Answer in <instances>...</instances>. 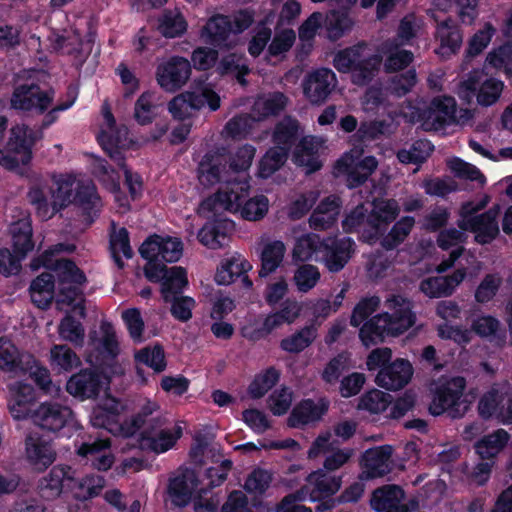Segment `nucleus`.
I'll list each match as a JSON object with an SVG mask.
<instances>
[{
    "instance_id": "obj_1",
    "label": "nucleus",
    "mask_w": 512,
    "mask_h": 512,
    "mask_svg": "<svg viewBox=\"0 0 512 512\" xmlns=\"http://www.w3.org/2000/svg\"><path fill=\"white\" fill-rule=\"evenodd\" d=\"M119 353L118 341L113 326L102 323L98 331L90 336L86 361L100 369H84L72 375L66 384L67 392L81 401L94 398L109 387L113 376L123 374V367L115 360Z\"/></svg>"
},
{
    "instance_id": "obj_2",
    "label": "nucleus",
    "mask_w": 512,
    "mask_h": 512,
    "mask_svg": "<svg viewBox=\"0 0 512 512\" xmlns=\"http://www.w3.org/2000/svg\"><path fill=\"white\" fill-rule=\"evenodd\" d=\"M74 249L73 245L59 244L53 249L45 251L40 257L33 260L31 265L34 269L44 266L56 272L60 289L57 306L59 310L67 314L59 324V335L63 340L81 344L84 338V328L79 321L72 317V314L78 317L85 315L82 286L86 283V276L73 262L52 257L55 252L73 251Z\"/></svg>"
},
{
    "instance_id": "obj_3",
    "label": "nucleus",
    "mask_w": 512,
    "mask_h": 512,
    "mask_svg": "<svg viewBox=\"0 0 512 512\" xmlns=\"http://www.w3.org/2000/svg\"><path fill=\"white\" fill-rule=\"evenodd\" d=\"M380 299L371 297L360 301L355 307L351 325L360 328V339L369 347L381 342L386 335L398 336L415 324L416 316L412 303L401 295H392L384 303L385 312L364 322L379 306Z\"/></svg>"
},
{
    "instance_id": "obj_4",
    "label": "nucleus",
    "mask_w": 512,
    "mask_h": 512,
    "mask_svg": "<svg viewBox=\"0 0 512 512\" xmlns=\"http://www.w3.org/2000/svg\"><path fill=\"white\" fill-rule=\"evenodd\" d=\"M51 184L40 180L34 182L27 193L29 203L37 216L49 220L72 202L95 206L99 202L94 184L87 179L65 174L52 178Z\"/></svg>"
},
{
    "instance_id": "obj_5",
    "label": "nucleus",
    "mask_w": 512,
    "mask_h": 512,
    "mask_svg": "<svg viewBox=\"0 0 512 512\" xmlns=\"http://www.w3.org/2000/svg\"><path fill=\"white\" fill-rule=\"evenodd\" d=\"M126 135V128L117 129L114 125V118L111 112L107 109H103V123L98 135V141L102 148L109 154L110 158L123 171L130 197L121 193L118 184V173L113 169H109L104 160L96 159L94 163V173L103 185L114 194V200L118 204L121 212H125L129 209L130 199H135L142 190L140 177L137 174L131 173L123 163L121 149L125 145L124 140Z\"/></svg>"
},
{
    "instance_id": "obj_6",
    "label": "nucleus",
    "mask_w": 512,
    "mask_h": 512,
    "mask_svg": "<svg viewBox=\"0 0 512 512\" xmlns=\"http://www.w3.org/2000/svg\"><path fill=\"white\" fill-rule=\"evenodd\" d=\"M34 400L35 391L30 385L15 382L9 386L8 408L14 419L22 420L31 417L35 424L51 431L73 425L74 419L69 408L43 403L32 412Z\"/></svg>"
},
{
    "instance_id": "obj_7",
    "label": "nucleus",
    "mask_w": 512,
    "mask_h": 512,
    "mask_svg": "<svg viewBox=\"0 0 512 512\" xmlns=\"http://www.w3.org/2000/svg\"><path fill=\"white\" fill-rule=\"evenodd\" d=\"M354 242L347 237L342 239H321L315 233L298 237L292 249L295 261H323L330 272L344 268L354 252Z\"/></svg>"
},
{
    "instance_id": "obj_8",
    "label": "nucleus",
    "mask_w": 512,
    "mask_h": 512,
    "mask_svg": "<svg viewBox=\"0 0 512 512\" xmlns=\"http://www.w3.org/2000/svg\"><path fill=\"white\" fill-rule=\"evenodd\" d=\"M158 408L156 402L145 399L141 403L137 417L133 418L131 423L121 424L120 420L127 405L121 400L107 395L97 401L91 412L90 421L95 427L105 428L113 434L128 437L134 435L142 427L145 422L144 417L151 415Z\"/></svg>"
},
{
    "instance_id": "obj_9",
    "label": "nucleus",
    "mask_w": 512,
    "mask_h": 512,
    "mask_svg": "<svg viewBox=\"0 0 512 512\" xmlns=\"http://www.w3.org/2000/svg\"><path fill=\"white\" fill-rule=\"evenodd\" d=\"M250 194V184L245 175H233L224 181L216 192L200 203L198 214L204 219L223 216L226 212L239 215L240 206Z\"/></svg>"
},
{
    "instance_id": "obj_10",
    "label": "nucleus",
    "mask_w": 512,
    "mask_h": 512,
    "mask_svg": "<svg viewBox=\"0 0 512 512\" xmlns=\"http://www.w3.org/2000/svg\"><path fill=\"white\" fill-rule=\"evenodd\" d=\"M463 377L441 379L434 391L429 410L433 415L447 413L453 418L464 416L476 398L474 390L465 391Z\"/></svg>"
},
{
    "instance_id": "obj_11",
    "label": "nucleus",
    "mask_w": 512,
    "mask_h": 512,
    "mask_svg": "<svg viewBox=\"0 0 512 512\" xmlns=\"http://www.w3.org/2000/svg\"><path fill=\"white\" fill-rule=\"evenodd\" d=\"M41 138V134L24 123L14 124L8 132L4 148H0V166L21 172L33 155V147Z\"/></svg>"
},
{
    "instance_id": "obj_12",
    "label": "nucleus",
    "mask_w": 512,
    "mask_h": 512,
    "mask_svg": "<svg viewBox=\"0 0 512 512\" xmlns=\"http://www.w3.org/2000/svg\"><path fill=\"white\" fill-rule=\"evenodd\" d=\"M203 492L204 485L192 470H185L174 477L169 484V496L175 505L185 506L194 498L196 512H216L219 500L204 499Z\"/></svg>"
},
{
    "instance_id": "obj_13",
    "label": "nucleus",
    "mask_w": 512,
    "mask_h": 512,
    "mask_svg": "<svg viewBox=\"0 0 512 512\" xmlns=\"http://www.w3.org/2000/svg\"><path fill=\"white\" fill-rule=\"evenodd\" d=\"M381 60L380 55L369 54L365 45H358L338 52L333 64L339 72H351L352 81L362 85L371 79L380 67Z\"/></svg>"
},
{
    "instance_id": "obj_14",
    "label": "nucleus",
    "mask_w": 512,
    "mask_h": 512,
    "mask_svg": "<svg viewBox=\"0 0 512 512\" xmlns=\"http://www.w3.org/2000/svg\"><path fill=\"white\" fill-rule=\"evenodd\" d=\"M488 202L487 197L477 203L469 202L463 205L460 213L459 227L464 231H471L475 234V240L480 244L489 243L499 232L496 221L499 210L492 208L488 212L473 216L474 213L483 209Z\"/></svg>"
},
{
    "instance_id": "obj_15",
    "label": "nucleus",
    "mask_w": 512,
    "mask_h": 512,
    "mask_svg": "<svg viewBox=\"0 0 512 512\" xmlns=\"http://www.w3.org/2000/svg\"><path fill=\"white\" fill-rule=\"evenodd\" d=\"M504 87L503 81L488 77L483 71H474L460 83L457 93L467 102L475 97L479 105L488 107L500 99Z\"/></svg>"
},
{
    "instance_id": "obj_16",
    "label": "nucleus",
    "mask_w": 512,
    "mask_h": 512,
    "mask_svg": "<svg viewBox=\"0 0 512 512\" xmlns=\"http://www.w3.org/2000/svg\"><path fill=\"white\" fill-rule=\"evenodd\" d=\"M478 413L485 419H497L502 424L512 423V393L507 382L496 383L486 390L478 402Z\"/></svg>"
},
{
    "instance_id": "obj_17",
    "label": "nucleus",
    "mask_w": 512,
    "mask_h": 512,
    "mask_svg": "<svg viewBox=\"0 0 512 512\" xmlns=\"http://www.w3.org/2000/svg\"><path fill=\"white\" fill-rule=\"evenodd\" d=\"M362 154V149L353 148L345 153L335 165V174L344 176L350 187L363 183L378 165L374 157H362Z\"/></svg>"
},
{
    "instance_id": "obj_18",
    "label": "nucleus",
    "mask_w": 512,
    "mask_h": 512,
    "mask_svg": "<svg viewBox=\"0 0 512 512\" xmlns=\"http://www.w3.org/2000/svg\"><path fill=\"white\" fill-rule=\"evenodd\" d=\"M192 74L191 62L181 56L161 61L156 68L157 84L166 92H176L187 84Z\"/></svg>"
},
{
    "instance_id": "obj_19",
    "label": "nucleus",
    "mask_w": 512,
    "mask_h": 512,
    "mask_svg": "<svg viewBox=\"0 0 512 512\" xmlns=\"http://www.w3.org/2000/svg\"><path fill=\"white\" fill-rule=\"evenodd\" d=\"M139 252L147 264L164 265L162 262H177L183 254V244L179 238L153 235L140 247Z\"/></svg>"
},
{
    "instance_id": "obj_20",
    "label": "nucleus",
    "mask_w": 512,
    "mask_h": 512,
    "mask_svg": "<svg viewBox=\"0 0 512 512\" xmlns=\"http://www.w3.org/2000/svg\"><path fill=\"white\" fill-rule=\"evenodd\" d=\"M144 271L150 281L160 283L165 302L171 301L174 295L188 285L186 270L180 266L167 268L165 265L146 264Z\"/></svg>"
},
{
    "instance_id": "obj_21",
    "label": "nucleus",
    "mask_w": 512,
    "mask_h": 512,
    "mask_svg": "<svg viewBox=\"0 0 512 512\" xmlns=\"http://www.w3.org/2000/svg\"><path fill=\"white\" fill-rule=\"evenodd\" d=\"M456 111V102L449 96L434 98L430 104L421 109L417 115H411L413 121H417L425 130H438L451 122Z\"/></svg>"
},
{
    "instance_id": "obj_22",
    "label": "nucleus",
    "mask_w": 512,
    "mask_h": 512,
    "mask_svg": "<svg viewBox=\"0 0 512 512\" xmlns=\"http://www.w3.org/2000/svg\"><path fill=\"white\" fill-rule=\"evenodd\" d=\"M336 74L328 68H318L309 72L303 82V94L312 105L323 104L337 86Z\"/></svg>"
},
{
    "instance_id": "obj_23",
    "label": "nucleus",
    "mask_w": 512,
    "mask_h": 512,
    "mask_svg": "<svg viewBox=\"0 0 512 512\" xmlns=\"http://www.w3.org/2000/svg\"><path fill=\"white\" fill-rule=\"evenodd\" d=\"M183 434L181 423L163 426L159 422L141 433L140 445L155 453H164L171 449Z\"/></svg>"
},
{
    "instance_id": "obj_24",
    "label": "nucleus",
    "mask_w": 512,
    "mask_h": 512,
    "mask_svg": "<svg viewBox=\"0 0 512 512\" xmlns=\"http://www.w3.org/2000/svg\"><path fill=\"white\" fill-rule=\"evenodd\" d=\"M57 453L52 442L38 434H30L25 440L24 458L35 472L45 471L56 460Z\"/></svg>"
},
{
    "instance_id": "obj_25",
    "label": "nucleus",
    "mask_w": 512,
    "mask_h": 512,
    "mask_svg": "<svg viewBox=\"0 0 512 512\" xmlns=\"http://www.w3.org/2000/svg\"><path fill=\"white\" fill-rule=\"evenodd\" d=\"M413 373L412 364L406 359L398 358L379 370L375 382L384 389L396 391L410 382Z\"/></svg>"
},
{
    "instance_id": "obj_26",
    "label": "nucleus",
    "mask_w": 512,
    "mask_h": 512,
    "mask_svg": "<svg viewBox=\"0 0 512 512\" xmlns=\"http://www.w3.org/2000/svg\"><path fill=\"white\" fill-rule=\"evenodd\" d=\"M400 207L396 200L393 199H379L372 203V210L369 214V225L371 230H374V235L365 236L363 239L368 242H373L378 234L386 229L399 214Z\"/></svg>"
},
{
    "instance_id": "obj_27",
    "label": "nucleus",
    "mask_w": 512,
    "mask_h": 512,
    "mask_svg": "<svg viewBox=\"0 0 512 512\" xmlns=\"http://www.w3.org/2000/svg\"><path fill=\"white\" fill-rule=\"evenodd\" d=\"M324 140L322 138L307 136L297 145L293 154V161L296 165L303 167L306 173H312L320 169L322 161L321 153L324 151Z\"/></svg>"
},
{
    "instance_id": "obj_28",
    "label": "nucleus",
    "mask_w": 512,
    "mask_h": 512,
    "mask_svg": "<svg viewBox=\"0 0 512 512\" xmlns=\"http://www.w3.org/2000/svg\"><path fill=\"white\" fill-rule=\"evenodd\" d=\"M52 101L49 92L41 91L34 85H21L15 89L11 97V106L18 110H38L43 112Z\"/></svg>"
},
{
    "instance_id": "obj_29",
    "label": "nucleus",
    "mask_w": 512,
    "mask_h": 512,
    "mask_svg": "<svg viewBox=\"0 0 512 512\" xmlns=\"http://www.w3.org/2000/svg\"><path fill=\"white\" fill-rule=\"evenodd\" d=\"M9 235L14 253L25 258L34 248L33 229L29 213L19 212L17 218L10 224Z\"/></svg>"
},
{
    "instance_id": "obj_30",
    "label": "nucleus",
    "mask_w": 512,
    "mask_h": 512,
    "mask_svg": "<svg viewBox=\"0 0 512 512\" xmlns=\"http://www.w3.org/2000/svg\"><path fill=\"white\" fill-rule=\"evenodd\" d=\"M392 447L389 445L367 450L362 459L361 479L383 476L391 469Z\"/></svg>"
},
{
    "instance_id": "obj_31",
    "label": "nucleus",
    "mask_w": 512,
    "mask_h": 512,
    "mask_svg": "<svg viewBox=\"0 0 512 512\" xmlns=\"http://www.w3.org/2000/svg\"><path fill=\"white\" fill-rule=\"evenodd\" d=\"M206 220L207 223L198 232V240L209 249L223 247L227 243L232 222L223 216Z\"/></svg>"
},
{
    "instance_id": "obj_32",
    "label": "nucleus",
    "mask_w": 512,
    "mask_h": 512,
    "mask_svg": "<svg viewBox=\"0 0 512 512\" xmlns=\"http://www.w3.org/2000/svg\"><path fill=\"white\" fill-rule=\"evenodd\" d=\"M329 402L326 399L303 400L292 410L287 424L290 427L298 428L319 420L328 410Z\"/></svg>"
},
{
    "instance_id": "obj_33",
    "label": "nucleus",
    "mask_w": 512,
    "mask_h": 512,
    "mask_svg": "<svg viewBox=\"0 0 512 512\" xmlns=\"http://www.w3.org/2000/svg\"><path fill=\"white\" fill-rule=\"evenodd\" d=\"M73 483L74 476L70 467L55 466L40 483L41 496L53 499L59 496L64 488L72 490Z\"/></svg>"
},
{
    "instance_id": "obj_34",
    "label": "nucleus",
    "mask_w": 512,
    "mask_h": 512,
    "mask_svg": "<svg viewBox=\"0 0 512 512\" xmlns=\"http://www.w3.org/2000/svg\"><path fill=\"white\" fill-rule=\"evenodd\" d=\"M233 176L232 172L226 169L224 159L220 156H205L199 164L198 180L204 187L215 184H222Z\"/></svg>"
},
{
    "instance_id": "obj_35",
    "label": "nucleus",
    "mask_w": 512,
    "mask_h": 512,
    "mask_svg": "<svg viewBox=\"0 0 512 512\" xmlns=\"http://www.w3.org/2000/svg\"><path fill=\"white\" fill-rule=\"evenodd\" d=\"M252 265L242 255L234 253L222 259L215 273V281L219 285H229L237 277L246 274Z\"/></svg>"
},
{
    "instance_id": "obj_36",
    "label": "nucleus",
    "mask_w": 512,
    "mask_h": 512,
    "mask_svg": "<svg viewBox=\"0 0 512 512\" xmlns=\"http://www.w3.org/2000/svg\"><path fill=\"white\" fill-rule=\"evenodd\" d=\"M404 492L398 486L391 485L376 490L371 499L373 509L380 512H407L402 504Z\"/></svg>"
},
{
    "instance_id": "obj_37",
    "label": "nucleus",
    "mask_w": 512,
    "mask_h": 512,
    "mask_svg": "<svg viewBox=\"0 0 512 512\" xmlns=\"http://www.w3.org/2000/svg\"><path fill=\"white\" fill-rule=\"evenodd\" d=\"M32 361V355L21 352L8 339L0 338V369L6 373L18 375L24 367V363Z\"/></svg>"
},
{
    "instance_id": "obj_38",
    "label": "nucleus",
    "mask_w": 512,
    "mask_h": 512,
    "mask_svg": "<svg viewBox=\"0 0 512 512\" xmlns=\"http://www.w3.org/2000/svg\"><path fill=\"white\" fill-rule=\"evenodd\" d=\"M464 242L463 233L449 229L441 232L437 239V245L444 251H450L449 257L439 263L436 267L438 273H443L451 268L455 261L462 255Z\"/></svg>"
},
{
    "instance_id": "obj_39",
    "label": "nucleus",
    "mask_w": 512,
    "mask_h": 512,
    "mask_svg": "<svg viewBox=\"0 0 512 512\" xmlns=\"http://www.w3.org/2000/svg\"><path fill=\"white\" fill-rule=\"evenodd\" d=\"M436 39L439 42L437 53L442 57H449L456 53L462 44V35L451 20L439 23L436 30Z\"/></svg>"
},
{
    "instance_id": "obj_40",
    "label": "nucleus",
    "mask_w": 512,
    "mask_h": 512,
    "mask_svg": "<svg viewBox=\"0 0 512 512\" xmlns=\"http://www.w3.org/2000/svg\"><path fill=\"white\" fill-rule=\"evenodd\" d=\"M77 453L91 460L92 465L98 470H108L114 463V456L110 450L108 440H98L86 443L79 447Z\"/></svg>"
},
{
    "instance_id": "obj_41",
    "label": "nucleus",
    "mask_w": 512,
    "mask_h": 512,
    "mask_svg": "<svg viewBox=\"0 0 512 512\" xmlns=\"http://www.w3.org/2000/svg\"><path fill=\"white\" fill-rule=\"evenodd\" d=\"M286 254V245L280 240H271L263 245L260 259L261 269L259 275L266 277L275 272L283 263Z\"/></svg>"
},
{
    "instance_id": "obj_42",
    "label": "nucleus",
    "mask_w": 512,
    "mask_h": 512,
    "mask_svg": "<svg viewBox=\"0 0 512 512\" xmlns=\"http://www.w3.org/2000/svg\"><path fill=\"white\" fill-rule=\"evenodd\" d=\"M272 9L267 14L264 24L272 22L277 16L276 26L282 27L293 24L301 14V4L297 0H272Z\"/></svg>"
},
{
    "instance_id": "obj_43",
    "label": "nucleus",
    "mask_w": 512,
    "mask_h": 512,
    "mask_svg": "<svg viewBox=\"0 0 512 512\" xmlns=\"http://www.w3.org/2000/svg\"><path fill=\"white\" fill-rule=\"evenodd\" d=\"M340 211V201L336 196L323 199L310 217V224L314 228L326 229L333 225Z\"/></svg>"
},
{
    "instance_id": "obj_44",
    "label": "nucleus",
    "mask_w": 512,
    "mask_h": 512,
    "mask_svg": "<svg viewBox=\"0 0 512 512\" xmlns=\"http://www.w3.org/2000/svg\"><path fill=\"white\" fill-rule=\"evenodd\" d=\"M232 24L227 17L216 15L211 17L201 31V38L211 44L221 46L232 33Z\"/></svg>"
},
{
    "instance_id": "obj_45",
    "label": "nucleus",
    "mask_w": 512,
    "mask_h": 512,
    "mask_svg": "<svg viewBox=\"0 0 512 512\" xmlns=\"http://www.w3.org/2000/svg\"><path fill=\"white\" fill-rule=\"evenodd\" d=\"M286 105L287 98L280 92L260 96L256 99L253 105V118L258 122L266 117L275 115L282 111Z\"/></svg>"
},
{
    "instance_id": "obj_46",
    "label": "nucleus",
    "mask_w": 512,
    "mask_h": 512,
    "mask_svg": "<svg viewBox=\"0 0 512 512\" xmlns=\"http://www.w3.org/2000/svg\"><path fill=\"white\" fill-rule=\"evenodd\" d=\"M307 481L308 485L313 487L311 493L313 501L335 494L341 486V478L330 476L322 470L311 473Z\"/></svg>"
},
{
    "instance_id": "obj_47",
    "label": "nucleus",
    "mask_w": 512,
    "mask_h": 512,
    "mask_svg": "<svg viewBox=\"0 0 512 512\" xmlns=\"http://www.w3.org/2000/svg\"><path fill=\"white\" fill-rule=\"evenodd\" d=\"M317 337V327L315 325L304 326L295 333L283 338L280 342L282 350L288 353H300L308 348Z\"/></svg>"
},
{
    "instance_id": "obj_48",
    "label": "nucleus",
    "mask_w": 512,
    "mask_h": 512,
    "mask_svg": "<svg viewBox=\"0 0 512 512\" xmlns=\"http://www.w3.org/2000/svg\"><path fill=\"white\" fill-rule=\"evenodd\" d=\"M508 440V433L503 429H498L475 443L476 453L483 459L493 458L500 453Z\"/></svg>"
},
{
    "instance_id": "obj_49",
    "label": "nucleus",
    "mask_w": 512,
    "mask_h": 512,
    "mask_svg": "<svg viewBox=\"0 0 512 512\" xmlns=\"http://www.w3.org/2000/svg\"><path fill=\"white\" fill-rule=\"evenodd\" d=\"M50 366L53 370L61 373L68 372L80 365V358L67 345H54L50 349Z\"/></svg>"
},
{
    "instance_id": "obj_50",
    "label": "nucleus",
    "mask_w": 512,
    "mask_h": 512,
    "mask_svg": "<svg viewBox=\"0 0 512 512\" xmlns=\"http://www.w3.org/2000/svg\"><path fill=\"white\" fill-rule=\"evenodd\" d=\"M157 27L164 37L175 38L186 32L188 23L180 11L168 10L159 18Z\"/></svg>"
},
{
    "instance_id": "obj_51",
    "label": "nucleus",
    "mask_w": 512,
    "mask_h": 512,
    "mask_svg": "<svg viewBox=\"0 0 512 512\" xmlns=\"http://www.w3.org/2000/svg\"><path fill=\"white\" fill-rule=\"evenodd\" d=\"M199 97L192 98L189 91L175 96L169 103L168 109L173 117L185 119L191 117L195 111L203 109V103Z\"/></svg>"
},
{
    "instance_id": "obj_52",
    "label": "nucleus",
    "mask_w": 512,
    "mask_h": 512,
    "mask_svg": "<svg viewBox=\"0 0 512 512\" xmlns=\"http://www.w3.org/2000/svg\"><path fill=\"white\" fill-rule=\"evenodd\" d=\"M53 289L52 275L42 273L32 282L30 287L33 303L42 309L48 307L53 299Z\"/></svg>"
},
{
    "instance_id": "obj_53",
    "label": "nucleus",
    "mask_w": 512,
    "mask_h": 512,
    "mask_svg": "<svg viewBox=\"0 0 512 512\" xmlns=\"http://www.w3.org/2000/svg\"><path fill=\"white\" fill-rule=\"evenodd\" d=\"M269 207L270 201L265 195L259 194L250 198L248 196L241 204L238 216L244 220L258 221L267 215Z\"/></svg>"
},
{
    "instance_id": "obj_54",
    "label": "nucleus",
    "mask_w": 512,
    "mask_h": 512,
    "mask_svg": "<svg viewBox=\"0 0 512 512\" xmlns=\"http://www.w3.org/2000/svg\"><path fill=\"white\" fill-rule=\"evenodd\" d=\"M299 125L292 118L283 119L275 128L273 133L274 148L280 150L285 147L286 153L298 135Z\"/></svg>"
},
{
    "instance_id": "obj_55",
    "label": "nucleus",
    "mask_w": 512,
    "mask_h": 512,
    "mask_svg": "<svg viewBox=\"0 0 512 512\" xmlns=\"http://www.w3.org/2000/svg\"><path fill=\"white\" fill-rule=\"evenodd\" d=\"M24 367L18 375H28L41 389L48 393L59 391V388L52 384L49 371L40 366L33 356L31 362L24 363Z\"/></svg>"
},
{
    "instance_id": "obj_56",
    "label": "nucleus",
    "mask_w": 512,
    "mask_h": 512,
    "mask_svg": "<svg viewBox=\"0 0 512 512\" xmlns=\"http://www.w3.org/2000/svg\"><path fill=\"white\" fill-rule=\"evenodd\" d=\"M24 367L18 375H28L41 389L48 393L59 391V388L52 384L49 371L40 366L33 356L31 362L24 363Z\"/></svg>"
},
{
    "instance_id": "obj_57",
    "label": "nucleus",
    "mask_w": 512,
    "mask_h": 512,
    "mask_svg": "<svg viewBox=\"0 0 512 512\" xmlns=\"http://www.w3.org/2000/svg\"><path fill=\"white\" fill-rule=\"evenodd\" d=\"M320 277V271L316 266L303 264L295 270L293 282L299 292L307 293L317 285Z\"/></svg>"
},
{
    "instance_id": "obj_58",
    "label": "nucleus",
    "mask_w": 512,
    "mask_h": 512,
    "mask_svg": "<svg viewBox=\"0 0 512 512\" xmlns=\"http://www.w3.org/2000/svg\"><path fill=\"white\" fill-rule=\"evenodd\" d=\"M158 114V107L153 93H143L135 103L134 117L141 125H146Z\"/></svg>"
},
{
    "instance_id": "obj_59",
    "label": "nucleus",
    "mask_w": 512,
    "mask_h": 512,
    "mask_svg": "<svg viewBox=\"0 0 512 512\" xmlns=\"http://www.w3.org/2000/svg\"><path fill=\"white\" fill-rule=\"evenodd\" d=\"M390 403L391 396L389 394L373 389L360 398L358 408L372 414H378L385 411Z\"/></svg>"
},
{
    "instance_id": "obj_60",
    "label": "nucleus",
    "mask_w": 512,
    "mask_h": 512,
    "mask_svg": "<svg viewBox=\"0 0 512 512\" xmlns=\"http://www.w3.org/2000/svg\"><path fill=\"white\" fill-rule=\"evenodd\" d=\"M286 159L285 147H281L280 150L274 147L269 149L259 162L258 175L262 178L270 177L285 163Z\"/></svg>"
},
{
    "instance_id": "obj_61",
    "label": "nucleus",
    "mask_w": 512,
    "mask_h": 512,
    "mask_svg": "<svg viewBox=\"0 0 512 512\" xmlns=\"http://www.w3.org/2000/svg\"><path fill=\"white\" fill-rule=\"evenodd\" d=\"M110 247L113 258L121 266L122 258H131L132 249L129 244L128 232L125 228H113L110 237Z\"/></svg>"
},
{
    "instance_id": "obj_62",
    "label": "nucleus",
    "mask_w": 512,
    "mask_h": 512,
    "mask_svg": "<svg viewBox=\"0 0 512 512\" xmlns=\"http://www.w3.org/2000/svg\"><path fill=\"white\" fill-rule=\"evenodd\" d=\"M296 35L291 28H281L276 26V32L268 46V55L277 57L285 54L293 46Z\"/></svg>"
},
{
    "instance_id": "obj_63",
    "label": "nucleus",
    "mask_w": 512,
    "mask_h": 512,
    "mask_svg": "<svg viewBox=\"0 0 512 512\" xmlns=\"http://www.w3.org/2000/svg\"><path fill=\"white\" fill-rule=\"evenodd\" d=\"M471 331L482 338L496 336L501 328L500 321L492 315L479 314L470 320Z\"/></svg>"
},
{
    "instance_id": "obj_64",
    "label": "nucleus",
    "mask_w": 512,
    "mask_h": 512,
    "mask_svg": "<svg viewBox=\"0 0 512 512\" xmlns=\"http://www.w3.org/2000/svg\"><path fill=\"white\" fill-rule=\"evenodd\" d=\"M279 372L275 368H268L259 373L249 386V394L253 398L264 396L278 381Z\"/></svg>"
}]
</instances>
